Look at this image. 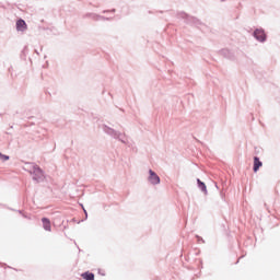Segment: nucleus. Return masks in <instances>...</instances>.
I'll list each match as a JSON object with an SVG mask.
<instances>
[{"label": "nucleus", "instance_id": "1", "mask_svg": "<svg viewBox=\"0 0 280 280\" xmlns=\"http://www.w3.org/2000/svg\"><path fill=\"white\" fill-rule=\"evenodd\" d=\"M149 174V182L151 185H159V183H161V178L159 177V175H156V173H154V171L150 170Z\"/></svg>", "mask_w": 280, "mask_h": 280}, {"label": "nucleus", "instance_id": "2", "mask_svg": "<svg viewBox=\"0 0 280 280\" xmlns=\"http://www.w3.org/2000/svg\"><path fill=\"white\" fill-rule=\"evenodd\" d=\"M254 36L260 43H264V40H266V33L264 32V30H256L254 32Z\"/></svg>", "mask_w": 280, "mask_h": 280}, {"label": "nucleus", "instance_id": "3", "mask_svg": "<svg viewBox=\"0 0 280 280\" xmlns=\"http://www.w3.org/2000/svg\"><path fill=\"white\" fill-rule=\"evenodd\" d=\"M33 174H35V180H40V178H43V171L38 166H33Z\"/></svg>", "mask_w": 280, "mask_h": 280}, {"label": "nucleus", "instance_id": "4", "mask_svg": "<svg viewBox=\"0 0 280 280\" xmlns=\"http://www.w3.org/2000/svg\"><path fill=\"white\" fill-rule=\"evenodd\" d=\"M42 222H43V229L48 231V233H51V221L47 218H43Z\"/></svg>", "mask_w": 280, "mask_h": 280}, {"label": "nucleus", "instance_id": "5", "mask_svg": "<svg viewBox=\"0 0 280 280\" xmlns=\"http://www.w3.org/2000/svg\"><path fill=\"white\" fill-rule=\"evenodd\" d=\"M16 30L19 32H25V30H27V24L23 20H19L16 22Z\"/></svg>", "mask_w": 280, "mask_h": 280}, {"label": "nucleus", "instance_id": "6", "mask_svg": "<svg viewBox=\"0 0 280 280\" xmlns=\"http://www.w3.org/2000/svg\"><path fill=\"white\" fill-rule=\"evenodd\" d=\"M264 165L261 161H259V158L255 156L254 158V172H259V167Z\"/></svg>", "mask_w": 280, "mask_h": 280}, {"label": "nucleus", "instance_id": "7", "mask_svg": "<svg viewBox=\"0 0 280 280\" xmlns=\"http://www.w3.org/2000/svg\"><path fill=\"white\" fill-rule=\"evenodd\" d=\"M81 277L82 279H85V280H95V275L89 271L82 273Z\"/></svg>", "mask_w": 280, "mask_h": 280}, {"label": "nucleus", "instance_id": "8", "mask_svg": "<svg viewBox=\"0 0 280 280\" xmlns=\"http://www.w3.org/2000/svg\"><path fill=\"white\" fill-rule=\"evenodd\" d=\"M198 186L200 187L201 191H207V186L200 179H197Z\"/></svg>", "mask_w": 280, "mask_h": 280}, {"label": "nucleus", "instance_id": "9", "mask_svg": "<svg viewBox=\"0 0 280 280\" xmlns=\"http://www.w3.org/2000/svg\"><path fill=\"white\" fill-rule=\"evenodd\" d=\"M0 161H3V162L10 161V156H8V155H5V154L0 152Z\"/></svg>", "mask_w": 280, "mask_h": 280}]
</instances>
